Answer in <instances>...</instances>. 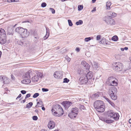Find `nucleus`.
<instances>
[{
  "label": "nucleus",
  "mask_w": 131,
  "mask_h": 131,
  "mask_svg": "<svg viewBox=\"0 0 131 131\" xmlns=\"http://www.w3.org/2000/svg\"><path fill=\"white\" fill-rule=\"evenodd\" d=\"M51 111L54 115L58 117L62 116L64 113L61 107L58 104L55 105L53 106Z\"/></svg>",
  "instance_id": "1"
},
{
  "label": "nucleus",
  "mask_w": 131,
  "mask_h": 131,
  "mask_svg": "<svg viewBox=\"0 0 131 131\" xmlns=\"http://www.w3.org/2000/svg\"><path fill=\"white\" fill-rule=\"evenodd\" d=\"M94 106L97 111L102 112L105 110V106L103 102L101 101H97L94 102Z\"/></svg>",
  "instance_id": "2"
},
{
  "label": "nucleus",
  "mask_w": 131,
  "mask_h": 131,
  "mask_svg": "<svg viewBox=\"0 0 131 131\" xmlns=\"http://www.w3.org/2000/svg\"><path fill=\"white\" fill-rule=\"evenodd\" d=\"M123 67V64L119 62H116L113 64L112 68L113 70L117 71H122Z\"/></svg>",
  "instance_id": "3"
},
{
  "label": "nucleus",
  "mask_w": 131,
  "mask_h": 131,
  "mask_svg": "<svg viewBox=\"0 0 131 131\" xmlns=\"http://www.w3.org/2000/svg\"><path fill=\"white\" fill-rule=\"evenodd\" d=\"M79 112V109L77 107H74L72 108L71 112L69 114L68 116L71 118H75L77 116Z\"/></svg>",
  "instance_id": "4"
},
{
  "label": "nucleus",
  "mask_w": 131,
  "mask_h": 131,
  "mask_svg": "<svg viewBox=\"0 0 131 131\" xmlns=\"http://www.w3.org/2000/svg\"><path fill=\"white\" fill-rule=\"evenodd\" d=\"M108 84L110 85L116 86L118 85V81L114 77L110 76L108 78Z\"/></svg>",
  "instance_id": "5"
},
{
  "label": "nucleus",
  "mask_w": 131,
  "mask_h": 131,
  "mask_svg": "<svg viewBox=\"0 0 131 131\" xmlns=\"http://www.w3.org/2000/svg\"><path fill=\"white\" fill-rule=\"evenodd\" d=\"M6 32L4 29L0 28V43H4L6 38Z\"/></svg>",
  "instance_id": "6"
},
{
  "label": "nucleus",
  "mask_w": 131,
  "mask_h": 131,
  "mask_svg": "<svg viewBox=\"0 0 131 131\" xmlns=\"http://www.w3.org/2000/svg\"><path fill=\"white\" fill-rule=\"evenodd\" d=\"M103 20L108 24L112 25L114 24L115 23L114 19L109 16L105 17Z\"/></svg>",
  "instance_id": "7"
},
{
  "label": "nucleus",
  "mask_w": 131,
  "mask_h": 131,
  "mask_svg": "<svg viewBox=\"0 0 131 131\" xmlns=\"http://www.w3.org/2000/svg\"><path fill=\"white\" fill-rule=\"evenodd\" d=\"M83 77H81L79 79V83L82 84H86L88 81V80L85 74L83 75Z\"/></svg>",
  "instance_id": "8"
},
{
  "label": "nucleus",
  "mask_w": 131,
  "mask_h": 131,
  "mask_svg": "<svg viewBox=\"0 0 131 131\" xmlns=\"http://www.w3.org/2000/svg\"><path fill=\"white\" fill-rule=\"evenodd\" d=\"M22 31H21V37L22 38L26 37L29 35V33L28 32L27 29H24L23 28L22 29Z\"/></svg>",
  "instance_id": "9"
},
{
  "label": "nucleus",
  "mask_w": 131,
  "mask_h": 131,
  "mask_svg": "<svg viewBox=\"0 0 131 131\" xmlns=\"http://www.w3.org/2000/svg\"><path fill=\"white\" fill-rule=\"evenodd\" d=\"M54 76L57 78H61L62 77V73L60 71H56L54 73Z\"/></svg>",
  "instance_id": "10"
},
{
  "label": "nucleus",
  "mask_w": 131,
  "mask_h": 131,
  "mask_svg": "<svg viewBox=\"0 0 131 131\" xmlns=\"http://www.w3.org/2000/svg\"><path fill=\"white\" fill-rule=\"evenodd\" d=\"M33 72L30 70H29L26 72L23 76L24 78H27V79H30L31 77Z\"/></svg>",
  "instance_id": "11"
},
{
  "label": "nucleus",
  "mask_w": 131,
  "mask_h": 131,
  "mask_svg": "<svg viewBox=\"0 0 131 131\" xmlns=\"http://www.w3.org/2000/svg\"><path fill=\"white\" fill-rule=\"evenodd\" d=\"M117 89L115 87L110 88L108 91L109 94H116L117 93Z\"/></svg>",
  "instance_id": "12"
},
{
  "label": "nucleus",
  "mask_w": 131,
  "mask_h": 131,
  "mask_svg": "<svg viewBox=\"0 0 131 131\" xmlns=\"http://www.w3.org/2000/svg\"><path fill=\"white\" fill-rule=\"evenodd\" d=\"M55 124V122L53 121H50L48 125V127L50 129H52L54 128Z\"/></svg>",
  "instance_id": "13"
},
{
  "label": "nucleus",
  "mask_w": 131,
  "mask_h": 131,
  "mask_svg": "<svg viewBox=\"0 0 131 131\" xmlns=\"http://www.w3.org/2000/svg\"><path fill=\"white\" fill-rule=\"evenodd\" d=\"M63 105L66 109H67L72 105V103L69 101L63 102Z\"/></svg>",
  "instance_id": "14"
},
{
  "label": "nucleus",
  "mask_w": 131,
  "mask_h": 131,
  "mask_svg": "<svg viewBox=\"0 0 131 131\" xmlns=\"http://www.w3.org/2000/svg\"><path fill=\"white\" fill-rule=\"evenodd\" d=\"M36 100L37 102V105L35 106L36 107H41L43 106V103L41 100L38 99Z\"/></svg>",
  "instance_id": "15"
},
{
  "label": "nucleus",
  "mask_w": 131,
  "mask_h": 131,
  "mask_svg": "<svg viewBox=\"0 0 131 131\" xmlns=\"http://www.w3.org/2000/svg\"><path fill=\"white\" fill-rule=\"evenodd\" d=\"M81 64L86 69H89L90 68L89 64L84 61L82 62Z\"/></svg>",
  "instance_id": "16"
},
{
  "label": "nucleus",
  "mask_w": 131,
  "mask_h": 131,
  "mask_svg": "<svg viewBox=\"0 0 131 131\" xmlns=\"http://www.w3.org/2000/svg\"><path fill=\"white\" fill-rule=\"evenodd\" d=\"M46 34L44 37V39L46 40L49 37V35L50 32L49 29L48 27H46Z\"/></svg>",
  "instance_id": "17"
},
{
  "label": "nucleus",
  "mask_w": 131,
  "mask_h": 131,
  "mask_svg": "<svg viewBox=\"0 0 131 131\" xmlns=\"http://www.w3.org/2000/svg\"><path fill=\"white\" fill-rule=\"evenodd\" d=\"M23 28L20 27H17L16 28L15 30V31L16 32H17L21 36V34H22L21 31H22V30H23L22 29Z\"/></svg>",
  "instance_id": "18"
},
{
  "label": "nucleus",
  "mask_w": 131,
  "mask_h": 131,
  "mask_svg": "<svg viewBox=\"0 0 131 131\" xmlns=\"http://www.w3.org/2000/svg\"><path fill=\"white\" fill-rule=\"evenodd\" d=\"M31 77V79L32 81L37 82L38 80V78L35 75V74L34 73H33Z\"/></svg>",
  "instance_id": "19"
},
{
  "label": "nucleus",
  "mask_w": 131,
  "mask_h": 131,
  "mask_svg": "<svg viewBox=\"0 0 131 131\" xmlns=\"http://www.w3.org/2000/svg\"><path fill=\"white\" fill-rule=\"evenodd\" d=\"M93 75V73L92 72L90 71L89 72L86 74V75H85L86 77L88 78V80L89 79H91Z\"/></svg>",
  "instance_id": "20"
},
{
  "label": "nucleus",
  "mask_w": 131,
  "mask_h": 131,
  "mask_svg": "<svg viewBox=\"0 0 131 131\" xmlns=\"http://www.w3.org/2000/svg\"><path fill=\"white\" fill-rule=\"evenodd\" d=\"M103 98L105 100L108 102L112 106H115L114 104L113 103L111 102L108 98L105 96H104Z\"/></svg>",
  "instance_id": "21"
},
{
  "label": "nucleus",
  "mask_w": 131,
  "mask_h": 131,
  "mask_svg": "<svg viewBox=\"0 0 131 131\" xmlns=\"http://www.w3.org/2000/svg\"><path fill=\"white\" fill-rule=\"evenodd\" d=\"M114 116L113 117V119L115 120H117L118 119L119 117V115L118 113H114Z\"/></svg>",
  "instance_id": "22"
},
{
  "label": "nucleus",
  "mask_w": 131,
  "mask_h": 131,
  "mask_svg": "<svg viewBox=\"0 0 131 131\" xmlns=\"http://www.w3.org/2000/svg\"><path fill=\"white\" fill-rule=\"evenodd\" d=\"M21 82L23 83L27 84L30 83L31 81L29 79H27L23 80Z\"/></svg>",
  "instance_id": "23"
},
{
  "label": "nucleus",
  "mask_w": 131,
  "mask_h": 131,
  "mask_svg": "<svg viewBox=\"0 0 131 131\" xmlns=\"http://www.w3.org/2000/svg\"><path fill=\"white\" fill-rule=\"evenodd\" d=\"M104 121L107 123H111L113 122V121L107 118L103 119Z\"/></svg>",
  "instance_id": "24"
},
{
  "label": "nucleus",
  "mask_w": 131,
  "mask_h": 131,
  "mask_svg": "<svg viewBox=\"0 0 131 131\" xmlns=\"http://www.w3.org/2000/svg\"><path fill=\"white\" fill-rule=\"evenodd\" d=\"M3 80H4L3 83L4 84H8L9 82V79L7 77H4Z\"/></svg>",
  "instance_id": "25"
},
{
  "label": "nucleus",
  "mask_w": 131,
  "mask_h": 131,
  "mask_svg": "<svg viewBox=\"0 0 131 131\" xmlns=\"http://www.w3.org/2000/svg\"><path fill=\"white\" fill-rule=\"evenodd\" d=\"M78 75H84V72L83 70L81 69H79L78 70Z\"/></svg>",
  "instance_id": "26"
},
{
  "label": "nucleus",
  "mask_w": 131,
  "mask_h": 131,
  "mask_svg": "<svg viewBox=\"0 0 131 131\" xmlns=\"http://www.w3.org/2000/svg\"><path fill=\"white\" fill-rule=\"evenodd\" d=\"M114 112H113L112 111H108L107 112V114L109 117H110V118H111V117H112L113 115L114 114Z\"/></svg>",
  "instance_id": "27"
},
{
  "label": "nucleus",
  "mask_w": 131,
  "mask_h": 131,
  "mask_svg": "<svg viewBox=\"0 0 131 131\" xmlns=\"http://www.w3.org/2000/svg\"><path fill=\"white\" fill-rule=\"evenodd\" d=\"M115 94H110V96L111 98L113 100H115L117 99V97L116 95H115Z\"/></svg>",
  "instance_id": "28"
},
{
  "label": "nucleus",
  "mask_w": 131,
  "mask_h": 131,
  "mask_svg": "<svg viewBox=\"0 0 131 131\" xmlns=\"http://www.w3.org/2000/svg\"><path fill=\"white\" fill-rule=\"evenodd\" d=\"M106 40L105 39L104 40H102L100 41V42L101 43L103 44H106L108 45H110V41H109L108 43L106 42Z\"/></svg>",
  "instance_id": "29"
},
{
  "label": "nucleus",
  "mask_w": 131,
  "mask_h": 131,
  "mask_svg": "<svg viewBox=\"0 0 131 131\" xmlns=\"http://www.w3.org/2000/svg\"><path fill=\"white\" fill-rule=\"evenodd\" d=\"M109 15H111V16H110L111 18L115 17L116 15V14L115 13H112V12H110L109 13Z\"/></svg>",
  "instance_id": "30"
},
{
  "label": "nucleus",
  "mask_w": 131,
  "mask_h": 131,
  "mask_svg": "<svg viewBox=\"0 0 131 131\" xmlns=\"http://www.w3.org/2000/svg\"><path fill=\"white\" fill-rule=\"evenodd\" d=\"M118 39V38L117 36H113L112 38V40L114 41H117Z\"/></svg>",
  "instance_id": "31"
},
{
  "label": "nucleus",
  "mask_w": 131,
  "mask_h": 131,
  "mask_svg": "<svg viewBox=\"0 0 131 131\" xmlns=\"http://www.w3.org/2000/svg\"><path fill=\"white\" fill-rule=\"evenodd\" d=\"M111 4L110 2H107L106 3V6L107 9H110V6L111 5Z\"/></svg>",
  "instance_id": "32"
},
{
  "label": "nucleus",
  "mask_w": 131,
  "mask_h": 131,
  "mask_svg": "<svg viewBox=\"0 0 131 131\" xmlns=\"http://www.w3.org/2000/svg\"><path fill=\"white\" fill-rule=\"evenodd\" d=\"M94 68L95 69H96L99 67L98 64L96 62H93V66Z\"/></svg>",
  "instance_id": "33"
},
{
  "label": "nucleus",
  "mask_w": 131,
  "mask_h": 131,
  "mask_svg": "<svg viewBox=\"0 0 131 131\" xmlns=\"http://www.w3.org/2000/svg\"><path fill=\"white\" fill-rule=\"evenodd\" d=\"M32 103L31 102L29 103L26 105V108H30L32 106Z\"/></svg>",
  "instance_id": "34"
},
{
  "label": "nucleus",
  "mask_w": 131,
  "mask_h": 131,
  "mask_svg": "<svg viewBox=\"0 0 131 131\" xmlns=\"http://www.w3.org/2000/svg\"><path fill=\"white\" fill-rule=\"evenodd\" d=\"M37 77L40 78H42V73L40 72H38L37 73Z\"/></svg>",
  "instance_id": "35"
},
{
  "label": "nucleus",
  "mask_w": 131,
  "mask_h": 131,
  "mask_svg": "<svg viewBox=\"0 0 131 131\" xmlns=\"http://www.w3.org/2000/svg\"><path fill=\"white\" fill-rule=\"evenodd\" d=\"M83 23V21L81 20H80L78 21H77L75 23V24L77 25H81Z\"/></svg>",
  "instance_id": "36"
},
{
  "label": "nucleus",
  "mask_w": 131,
  "mask_h": 131,
  "mask_svg": "<svg viewBox=\"0 0 131 131\" xmlns=\"http://www.w3.org/2000/svg\"><path fill=\"white\" fill-rule=\"evenodd\" d=\"M83 8V6L82 5H79L78 6V10L79 11L81 10Z\"/></svg>",
  "instance_id": "37"
},
{
  "label": "nucleus",
  "mask_w": 131,
  "mask_h": 131,
  "mask_svg": "<svg viewBox=\"0 0 131 131\" xmlns=\"http://www.w3.org/2000/svg\"><path fill=\"white\" fill-rule=\"evenodd\" d=\"M92 39L93 37H91ZM91 39V38L90 37H89L86 38H85L84 40L86 42H88Z\"/></svg>",
  "instance_id": "38"
},
{
  "label": "nucleus",
  "mask_w": 131,
  "mask_h": 131,
  "mask_svg": "<svg viewBox=\"0 0 131 131\" xmlns=\"http://www.w3.org/2000/svg\"><path fill=\"white\" fill-rule=\"evenodd\" d=\"M68 22L69 26H72L73 25V24L72 22L70 20L68 19Z\"/></svg>",
  "instance_id": "39"
},
{
  "label": "nucleus",
  "mask_w": 131,
  "mask_h": 131,
  "mask_svg": "<svg viewBox=\"0 0 131 131\" xmlns=\"http://www.w3.org/2000/svg\"><path fill=\"white\" fill-rule=\"evenodd\" d=\"M39 95V93H36L34 94L33 97L34 98H36Z\"/></svg>",
  "instance_id": "40"
},
{
  "label": "nucleus",
  "mask_w": 131,
  "mask_h": 131,
  "mask_svg": "<svg viewBox=\"0 0 131 131\" xmlns=\"http://www.w3.org/2000/svg\"><path fill=\"white\" fill-rule=\"evenodd\" d=\"M47 4L46 3L43 2L41 4V6L42 7H44L46 6Z\"/></svg>",
  "instance_id": "41"
},
{
  "label": "nucleus",
  "mask_w": 131,
  "mask_h": 131,
  "mask_svg": "<svg viewBox=\"0 0 131 131\" xmlns=\"http://www.w3.org/2000/svg\"><path fill=\"white\" fill-rule=\"evenodd\" d=\"M49 9L50 10L52 14H53L55 13V10L53 8H50Z\"/></svg>",
  "instance_id": "42"
},
{
  "label": "nucleus",
  "mask_w": 131,
  "mask_h": 131,
  "mask_svg": "<svg viewBox=\"0 0 131 131\" xmlns=\"http://www.w3.org/2000/svg\"><path fill=\"white\" fill-rule=\"evenodd\" d=\"M69 81V80L67 78H65L64 79L63 82L68 83Z\"/></svg>",
  "instance_id": "43"
},
{
  "label": "nucleus",
  "mask_w": 131,
  "mask_h": 131,
  "mask_svg": "<svg viewBox=\"0 0 131 131\" xmlns=\"http://www.w3.org/2000/svg\"><path fill=\"white\" fill-rule=\"evenodd\" d=\"M101 37V36L100 35H97L96 37V39L97 40H99L100 39Z\"/></svg>",
  "instance_id": "44"
},
{
  "label": "nucleus",
  "mask_w": 131,
  "mask_h": 131,
  "mask_svg": "<svg viewBox=\"0 0 131 131\" xmlns=\"http://www.w3.org/2000/svg\"><path fill=\"white\" fill-rule=\"evenodd\" d=\"M32 119L36 121L38 119V117L36 116H34L32 117Z\"/></svg>",
  "instance_id": "45"
},
{
  "label": "nucleus",
  "mask_w": 131,
  "mask_h": 131,
  "mask_svg": "<svg viewBox=\"0 0 131 131\" xmlns=\"http://www.w3.org/2000/svg\"><path fill=\"white\" fill-rule=\"evenodd\" d=\"M42 91L43 92H47L49 91V90L47 89L42 88Z\"/></svg>",
  "instance_id": "46"
},
{
  "label": "nucleus",
  "mask_w": 131,
  "mask_h": 131,
  "mask_svg": "<svg viewBox=\"0 0 131 131\" xmlns=\"http://www.w3.org/2000/svg\"><path fill=\"white\" fill-rule=\"evenodd\" d=\"M80 108L81 110H84L85 109V108L84 107L83 105H81L80 107Z\"/></svg>",
  "instance_id": "47"
},
{
  "label": "nucleus",
  "mask_w": 131,
  "mask_h": 131,
  "mask_svg": "<svg viewBox=\"0 0 131 131\" xmlns=\"http://www.w3.org/2000/svg\"><path fill=\"white\" fill-rule=\"evenodd\" d=\"M30 95H31L30 94H27L25 96V99H27L30 96Z\"/></svg>",
  "instance_id": "48"
},
{
  "label": "nucleus",
  "mask_w": 131,
  "mask_h": 131,
  "mask_svg": "<svg viewBox=\"0 0 131 131\" xmlns=\"http://www.w3.org/2000/svg\"><path fill=\"white\" fill-rule=\"evenodd\" d=\"M94 96L95 98H97L98 97H99V95H98L97 94H94Z\"/></svg>",
  "instance_id": "49"
},
{
  "label": "nucleus",
  "mask_w": 131,
  "mask_h": 131,
  "mask_svg": "<svg viewBox=\"0 0 131 131\" xmlns=\"http://www.w3.org/2000/svg\"><path fill=\"white\" fill-rule=\"evenodd\" d=\"M21 92L23 94H25L26 93V91L25 90H21Z\"/></svg>",
  "instance_id": "50"
},
{
  "label": "nucleus",
  "mask_w": 131,
  "mask_h": 131,
  "mask_svg": "<svg viewBox=\"0 0 131 131\" xmlns=\"http://www.w3.org/2000/svg\"><path fill=\"white\" fill-rule=\"evenodd\" d=\"M80 50V48L79 47H77L75 49L76 51L77 52L79 51Z\"/></svg>",
  "instance_id": "51"
},
{
  "label": "nucleus",
  "mask_w": 131,
  "mask_h": 131,
  "mask_svg": "<svg viewBox=\"0 0 131 131\" xmlns=\"http://www.w3.org/2000/svg\"><path fill=\"white\" fill-rule=\"evenodd\" d=\"M11 78L12 80H14L15 79V78L14 76L13 75H11Z\"/></svg>",
  "instance_id": "52"
},
{
  "label": "nucleus",
  "mask_w": 131,
  "mask_h": 131,
  "mask_svg": "<svg viewBox=\"0 0 131 131\" xmlns=\"http://www.w3.org/2000/svg\"><path fill=\"white\" fill-rule=\"evenodd\" d=\"M96 7H95L94 8H93V9L92 10L91 12L92 13H93L94 12L96 11Z\"/></svg>",
  "instance_id": "53"
},
{
  "label": "nucleus",
  "mask_w": 131,
  "mask_h": 131,
  "mask_svg": "<svg viewBox=\"0 0 131 131\" xmlns=\"http://www.w3.org/2000/svg\"><path fill=\"white\" fill-rule=\"evenodd\" d=\"M66 60L68 62H69L71 60L70 58H65Z\"/></svg>",
  "instance_id": "54"
},
{
  "label": "nucleus",
  "mask_w": 131,
  "mask_h": 131,
  "mask_svg": "<svg viewBox=\"0 0 131 131\" xmlns=\"http://www.w3.org/2000/svg\"><path fill=\"white\" fill-rule=\"evenodd\" d=\"M21 96V94H20L18 96V97H17V98H16V99H18L19 98H20Z\"/></svg>",
  "instance_id": "55"
},
{
  "label": "nucleus",
  "mask_w": 131,
  "mask_h": 131,
  "mask_svg": "<svg viewBox=\"0 0 131 131\" xmlns=\"http://www.w3.org/2000/svg\"><path fill=\"white\" fill-rule=\"evenodd\" d=\"M24 44V42H21V41L20 42V43L19 44L21 45H23Z\"/></svg>",
  "instance_id": "56"
},
{
  "label": "nucleus",
  "mask_w": 131,
  "mask_h": 131,
  "mask_svg": "<svg viewBox=\"0 0 131 131\" xmlns=\"http://www.w3.org/2000/svg\"><path fill=\"white\" fill-rule=\"evenodd\" d=\"M7 2L8 3L13 2L12 0H7Z\"/></svg>",
  "instance_id": "57"
},
{
  "label": "nucleus",
  "mask_w": 131,
  "mask_h": 131,
  "mask_svg": "<svg viewBox=\"0 0 131 131\" xmlns=\"http://www.w3.org/2000/svg\"><path fill=\"white\" fill-rule=\"evenodd\" d=\"M4 78L2 75L0 76V80H2Z\"/></svg>",
  "instance_id": "58"
},
{
  "label": "nucleus",
  "mask_w": 131,
  "mask_h": 131,
  "mask_svg": "<svg viewBox=\"0 0 131 131\" xmlns=\"http://www.w3.org/2000/svg\"><path fill=\"white\" fill-rule=\"evenodd\" d=\"M13 2H18L19 1V0H12Z\"/></svg>",
  "instance_id": "59"
},
{
  "label": "nucleus",
  "mask_w": 131,
  "mask_h": 131,
  "mask_svg": "<svg viewBox=\"0 0 131 131\" xmlns=\"http://www.w3.org/2000/svg\"><path fill=\"white\" fill-rule=\"evenodd\" d=\"M124 50H127L128 49V48L127 47H124Z\"/></svg>",
  "instance_id": "60"
},
{
  "label": "nucleus",
  "mask_w": 131,
  "mask_h": 131,
  "mask_svg": "<svg viewBox=\"0 0 131 131\" xmlns=\"http://www.w3.org/2000/svg\"><path fill=\"white\" fill-rule=\"evenodd\" d=\"M34 38L36 39H39V37L38 36H35L34 37Z\"/></svg>",
  "instance_id": "61"
},
{
  "label": "nucleus",
  "mask_w": 131,
  "mask_h": 131,
  "mask_svg": "<svg viewBox=\"0 0 131 131\" xmlns=\"http://www.w3.org/2000/svg\"><path fill=\"white\" fill-rule=\"evenodd\" d=\"M42 110L43 111H45V108L44 107H42Z\"/></svg>",
  "instance_id": "62"
},
{
  "label": "nucleus",
  "mask_w": 131,
  "mask_h": 131,
  "mask_svg": "<svg viewBox=\"0 0 131 131\" xmlns=\"http://www.w3.org/2000/svg\"><path fill=\"white\" fill-rule=\"evenodd\" d=\"M121 50L122 51H124V48H121Z\"/></svg>",
  "instance_id": "63"
},
{
  "label": "nucleus",
  "mask_w": 131,
  "mask_h": 131,
  "mask_svg": "<svg viewBox=\"0 0 131 131\" xmlns=\"http://www.w3.org/2000/svg\"><path fill=\"white\" fill-rule=\"evenodd\" d=\"M129 123H131V118L129 119Z\"/></svg>",
  "instance_id": "64"
}]
</instances>
